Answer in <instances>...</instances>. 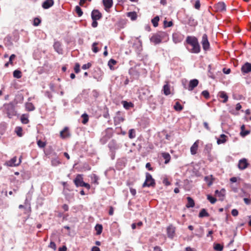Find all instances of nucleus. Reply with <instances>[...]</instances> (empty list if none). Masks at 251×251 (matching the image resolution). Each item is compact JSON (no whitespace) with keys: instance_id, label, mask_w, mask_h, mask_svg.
I'll list each match as a JSON object with an SVG mask.
<instances>
[{"instance_id":"1","label":"nucleus","mask_w":251,"mask_h":251,"mask_svg":"<svg viewBox=\"0 0 251 251\" xmlns=\"http://www.w3.org/2000/svg\"><path fill=\"white\" fill-rule=\"evenodd\" d=\"M24 97L22 95L17 96L13 101L4 103L3 105V111L7 115V116L11 119L16 116L17 111L15 109V105L18 103H23Z\"/></svg>"},{"instance_id":"2","label":"nucleus","mask_w":251,"mask_h":251,"mask_svg":"<svg viewBox=\"0 0 251 251\" xmlns=\"http://www.w3.org/2000/svg\"><path fill=\"white\" fill-rule=\"evenodd\" d=\"M185 43L188 45L186 46V48L190 53L198 54L201 52V46L196 37L188 36Z\"/></svg>"},{"instance_id":"3","label":"nucleus","mask_w":251,"mask_h":251,"mask_svg":"<svg viewBox=\"0 0 251 251\" xmlns=\"http://www.w3.org/2000/svg\"><path fill=\"white\" fill-rule=\"evenodd\" d=\"M169 39L168 33L164 31H159L153 34L150 38L151 42L155 45L159 44L161 42H166Z\"/></svg>"},{"instance_id":"4","label":"nucleus","mask_w":251,"mask_h":251,"mask_svg":"<svg viewBox=\"0 0 251 251\" xmlns=\"http://www.w3.org/2000/svg\"><path fill=\"white\" fill-rule=\"evenodd\" d=\"M155 185V180L152 178L151 175L149 173L146 174V179L143 184V187H154Z\"/></svg>"},{"instance_id":"5","label":"nucleus","mask_w":251,"mask_h":251,"mask_svg":"<svg viewBox=\"0 0 251 251\" xmlns=\"http://www.w3.org/2000/svg\"><path fill=\"white\" fill-rule=\"evenodd\" d=\"M226 4L223 1H220L215 4L212 10L215 12H223L226 11Z\"/></svg>"},{"instance_id":"6","label":"nucleus","mask_w":251,"mask_h":251,"mask_svg":"<svg viewBox=\"0 0 251 251\" xmlns=\"http://www.w3.org/2000/svg\"><path fill=\"white\" fill-rule=\"evenodd\" d=\"M108 146L111 153V158L113 159L114 158L115 151L119 149V146L115 140H112L109 143Z\"/></svg>"},{"instance_id":"7","label":"nucleus","mask_w":251,"mask_h":251,"mask_svg":"<svg viewBox=\"0 0 251 251\" xmlns=\"http://www.w3.org/2000/svg\"><path fill=\"white\" fill-rule=\"evenodd\" d=\"M201 44L202 46L203 50L207 51L210 49V44L208 40V37L206 34H203Z\"/></svg>"},{"instance_id":"8","label":"nucleus","mask_w":251,"mask_h":251,"mask_svg":"<svg viewBox=\"0 0 251 251\" xmlns=\"http://www.w3.org/2000/svg\"><path fill=\"white\" fill-rule=\"evenodd\" d=\"M125 121V115L124 114L121 112L118 111L116 113V115L114 118V122L115 125L120 124L121 123Z\"/></svg>"},{"instance_id":"9","label":"nucleus","mask_w":251,"mask_h":251,"mask_svg":"<svg viewBox=\"0 0 251 251\" xmlns=\"http://www.w3.org/2000/svg\"><path fill=\"white\" fill-rule=\"evenodd\" d=\"M184 35L180 32H176L173 34V41L175 44L180 43L183 41Z\"/></svg>"},{"instance_id":"10","label":"nucleus","mask_w":251,"mask_h":251,"mask_svg":"<svg viewBox=\"0 0 251 251\" xmlns=\"http://www.w3.org/2000/svg\"><path fill=\"white\" fill-rule=\"evenodd\" d=\"M249 165L247 159L243 158L239 160L238 168L240 170H244L247 168Z\"/></svg>"},{"instance_id":"11","label":"nucleus","mask_w":251,"mask_h":251,"mask_svg":"<svg viewBox=\"0 0 251 251\" xmlns=\"http://www.w3.org/2000/svg\"><path fill=\"white\" fill-rule=\"evenodd\" d=\"M21 159L20 158L19 161H17V157L16 156L13 157L12 159H11L10 160L6 161L5 163V165H6L7 166L10 167H14V166H17L21 163Z\"/></svg>"},{"instance_id":"12","label":"nucleus","mask_w":251,"mask_h":251,"mask_svg":"<svg viewBox=\"0 0 251 251\" xmlns=\"http://www.w3.org/2000/svg\"><path fill=\"white\" fill-rule=\"evenodd\" d=\"M74 182L76 187H82L83 183H84L83 181V175L81 174L77 175L75 178L74 180Z\"/></svg>"},{"instance_id":"13","label":"nucleus","mask_w":251,"mask_h":251,"mask_svg":"<svg viewBox=\"0 0 251 251\" xmlns=\"http://www.w3.org/2000/svg\"><path fill=\"white\" fill-rule=\"evenodd\" d=\"M199 81L197 79H193L190 81L188 87L184 85V88L188 89L189 91H192L196 87L198 86Z\"/></svg>"},{"instance_id":"14","label":"nucleus","mask_w":251,"mask_h":251,"mask_svg":"<svg viewBox=\"0 0 251 251\" xmlns=\"http://www.w3.org/2000/svg\"><path fill=\"white\" fill-rule=\"evenodd\" d=\"M129 74L133 78H138L140 75V72L137 69V66L131 67L128 71Z\"/></svg>"},{"instance_id":"15","label":"nucleus","mask_w":251,"mask_h":251,"mask_svg":"<svg viewBox=\"0 0 251 251\" xmlns=\"http://www.w3.org/2000/svg\"><path fill=\"white\" fill-rule=\"evenodd\" d=\"M60 136L63 139H66L71 136V133L68 127H65L60 132Z\"/></svg>"},{"instance_id":"16","label":"nucleus","mask_w":251,"mask_h":251,"mask_svg":"<svg viewBox=\"0 0 251 251\" xmlns=\"http://www.w3.org/2000/svg\"><path fill=\"white\" fill-rule=\"evenodd\" d=\"M241 72L243 74H248L251 72V63H245L241 67Z\"/></svg>"},{"instance_id":"17","label":"nucleus","mask_w":251,"mask_h":251,"mask_svg":"<svg viewBox=\"0 0 251 251\" xmlns=\"http://www.w3.org/2000/svg\"><path fill=\"white\" fill-rule=\"evenodd\" d=\"M54 50L60 54H62L63 50L61 47V43L59 41H55L53 44Z\"/></svg>"},{"instance_id":"18","label":"nucleus","mask_w":251,"mask_h":251,"mask_svg":"<svg viewBox=\"0 0 251 251\" xmlns=\"http://www.w3.org/2000/svg\"><path fill=\"white\" fill-rule=\"evenodd\" d=\"M92 20H99L102 17L101 13L98 10H93L91 13Z\"/></svg>"},{"instance_id":"19","label":"nucleus","mask_w":251,"mask_h":251,"mask_svg":"<svg viewBox=\"0 0 251 251\" xmlns=\"http://www.w3.org/2000/svg\"><path fill=\"white\" fill-rule=\"evenodd\" d=\"M200 143V140H197L191 146L190 148V152L191 154L195 155L197 152L199 147V144Z\"/></svg>"},{"instance_id":"20","label":"nucleus","mask_w":251,"mask_h":251,"mask_svg":"<svg viewBox=\"0 0 251 251\" xmlns=\"http://www.w3.org/2000/svg\"><path fill=\"white\" fill-rule=\"evenodd\" d=\"M103 4L104 6V9L108 12L110 8H111L113 5L112 0H103Z\"/></svg>"},{"instance_id":"21","label":"nucleus","mask_w":251,"mask_h":251,"mask_svg":"<svg viewBox=\"0 0 251 251\" xmlns=\"http://www.w3.org/2000/svg\"><path fill=\"white\" fill-rule=\"evenodd\" d=\"M54 4L53 0H46L42 3V7L47 9L51 7Z\"/></svg>"},{"instance_id":"22","label":"nucleus","mask_w":251,"mask_h":251,"mask_svg":"<svg viewBox=\"0 0 251 251\" xmlns=\"http://www.w3.org/2000/svg\"><path fill=\"white\" fill-rule=\"evenodd\" d=\"M175 232V229L172 226H169L167 227V233L169 238L172 239L174 236Z\"/></svg>"},{"instance_id":"23","label":"nucleus","mask_w":251,"mask_h":251,"mask_svg":"<svg viewBox=\"0 0 251 251\" xmlns=\"http://www.w3.org/2000/svg\"><path fill=\"white\" fill-rule=\"evenodd\" d=\"M251 133L250 129H245V126L243 125L241 126V131L240 135L242 137H245L247 135H249Z\"/></svg>"},{"instance_id":"24","label":"nucleus","mask_w":251,"mask_h":251,"mask_svg":"<svg viewBox=\"0 0 251 251\" xmlns=\"http://www.w3.org/2000/svg\"><path fill=\"white\" fill-rule=\"evenodd\" d=\"M218 96L220 99H223L221 101L223 103H226L227 101L228 97L227 94L224 91H220L218 94Z\"/></svg>"},{"instance_id":"25","label":"nucleus","mask_w":251,"mask_h":251,"mask_svg":"<svg viewBox=\"0 0 251 251\" xmlns=\"http://www.w3.org/2000/svg\"><path fill=\"white\" fill-rule=\"evenodd\" d=\"M163 91L164 94L166 96H168L171 94L170 86L168 83H167L163 86Z\"/></svg>"},{"instance_id":"26","label":"nucleus","mask_w":251,"mask_h":251,"mask_svg":"<svg viewBox=\"0 0 251 251\" xmlns=\"http://www.w3.org/2000/svg\"><path fill=\"white\" fill-rule=\"evenodd\" d=\"M204 179L207 183V185L208 186H211L213 183L214 178H213V176L212 175L207 176H205Z\"/></svg>"},{"instance_id":"27","label":"nucleus","mask_w":251,"mask_h":251,"mask_svg":"<svg viewBox=\"0 0 251 251\" xmlns=\"http://www.w3.org/2000/svg\"><path fill=\"white\" fill-rule=\"evenodd\" d=\"M191 2L193 4L194 7L199 10L201 8V2L200 0H191Z\"/></svg>"},{"instance_id":"28","label":"nucleus","mask_w":251,"mask_h":251,"mask_svg":"<svg viewBox=\"0 0 251 251\" xmlns=\"http://www.w3.org/2000/svg\"><path fill=\"white\" fill-rule=\"evenodd\" d=\"M21 121L23 124H28L29 122L28 120V115L25 114H22L21 116Z\"/></svg>"},{"instance_id":"29","label":"nucleus","mask_w":251,"mask_h":251,"mask_svg":"<svg viewBox=\"0 0 251 251\" xmlns=\"http://www.w3.org/2000/svg\"><path fill=\"white\" fill-rule=\"evenodd\" d=\"M25 109L27 111H32L35 110V108L31 102H26L25 104Z\"/></svg>"},{"instance_id":"30","label":"nucleus","mask_w":251,"mask_h":251,"mask_svg":"<svg viewBox=\"0 0 251 251\" xmlns=\"http://www.w3.org/2000/svg\"><path fill=\"white\" fill-rule=\"evenodd\" d=\"M187 203L186 206L187 208L193 207L195 206V202L194 200L191 197H187Z\"/></svg>"},{"instance_id":"31","label":"nucleus","mask_w":251,"mask_h":251,"mask_svg":"<svg viewBox=\"0 0 251 251\" xmlns=\"http://www.w3.org/2000/svg\"><path fill=\"white\" fill-rule=\"evenodd\" d=\"M162 156L165 159V164H168L171 159V156L168 152H163L162 153Z\"/></svg>"},{"instance_id":"32","label":"nucleus","mask_w":251,"mask_h":251,"mask_svg":"<svg viewBox=\"0 0 251 251\" xmlns=\"http://www.w3.org/2000/svg\"><path fill=\"white\" fill-rule=\"evenodd\" d=\"M209 213L207 212L206 209H204V208L202 209L200 211L199 214V217L200 218L207 217H209Z\"/></svg>"},{"instance_id":"33","label":"nucleus","mask_w":251,"mask_h":251,"mask_svg":"<svg viewBox=\"0 0 251 251\" xmlns=\"http://www.w3.org/2000/svg\"><path fill=\"white\" fill-rule=\"evenodd\" d=\"M226 136L225 134H221L220 136V138L219 139H218L217 140V144L220 145L221 144H224L226 143Z\"/></svg>"},{"instance_id":"34","label":"nucleus","mask_w":251,"mask_h":251,"mask_svg":"<svg viewBox=\"0 0 251 251\" xmlns=\"http://www.w3.org/2000/svg\"><path fill=\"white\" fill-rule=\"evenodd\" d=\"M226 190L225 189H222L220 191L216 190L215 192V194L220 198L224 197L225 195Z\"/></svg>"},{"instance_id":"35","label":"nucleus","mask_w":251,"mask_h":251,"mask_svg":"<svg viewBox=\"0 0 251 251\" xmlns=\"http://www.w3.org/2000/svg\"><path fill=\"white\" fill-rule=\"evenodd\" d=\"M95 229L96 230V234L100 235L102 231V226L100 224H97L95 227Z\"/></svg>"},{"instance_id":"36","label":"nucleus","mask_w":251,"mask_h":251,"mask_svg":"<svg viewBox=\"0 0 251 251\" xmlns=\"http://www.w3.org/2000/svg\"><path fill=\"white\" fill-rule=\"evenodd\" d=\"M174 108L176 111H180L183 109V106L179 102L177 101L175 103Z\"/></svg>"},{"instance_id":"37","label":"nucleus","mask_w":251,"mask_h":251,"mask_svg":"<svg viewBox=\"0 0 251 251\" xmlns=\"http://www.w3.org/2000/svg\"><path fill=\"white\" fill-rule=\"evenodd\" d=\"M122 103L123 104L124 107L126 109H129L130 108L132 107L133 106V103L130 102L123 101Z\"/></svg>"},{"instance_id":"38","label":"nucleus","mask_w":251,"mask_h":251,"mask_svg":"<svg viewBox=\"0 0 251 251\" xmlns=\"http://www.w3.org/2000/svg\"><path fill=\"white\" fill-rule=\"evenodd\" d=\"M127 16L132 21H134L137 19V14L135 12H129L127 13Z\"/></svg>"},{"instance_id":"39","label":"nucleus","mask_w":251,"mask_h":251,"mask_svg":"<svg viewBox=\"0 0 251 251\" xmlns=\"http://www.w3.org/2000/svg\"><path fill=\"white\" fill-rule=\"evenodd\" d=\"M117 63V62L115 60L113 59H110L108 63V65L110 69V70H114V68L113 66L115 65Z\"/></svg>"},{"instance_id":"40","label":"nucleus","mask_w":251,"mask_h":251,"mask_svg":"<svg viewBox=\"0 0 251 251\" xmlns=\"http://www.w3.org/2000/svg\"><path fill=\"white\" fill-rule=\"evenodd\" d=\"M15 132L19 137L23 136V128L20 126H17L15 129Z\"/></svg>"},{"instance_id":"41","label":"nucleus","mask_w":251,"mask_h":251,"mask_svg":"<svg viewBox=\"0 0 251 251\" xmlns=\"http://www.w3.org/2000/svg\"><path fill=\"white\" fill-rule=\"evenodd\" d=\"M6 129V125L4 123L0 124V134L2 135L5 132Z\"/></svg>"},{"instance_id":"42","label":"nucleus","mask_w":251,"mask_h":251,"mask_svg":"<svg viewBox=\"0 0 251 251\" xmlns=\"http://www.w3.org/2000/svg\"><path fill=\"white\" fill-rule=\"evenodd\" d=\"M51 163V165L53 166H57L61 163L58 158L52 159Z\"/></svg>"},{"instance_id":"43","label":"nucleus","mask_w":251,"mask_h":251,"mask_svg":"<svg viewBox=\"0 0 251 251\" xmlns=\"http://www.w3.org/2000/svg\"><path fill=\"white\" fill-rule=\"evenodd\" d=\"M162 182L165 186H168L171 185V182L169 178L167 176L163 177Z\"/></svg>"},{"instance_id":"44","label":"nucleus","mask_w":251,"mask_h":251,"mask_svg":"<svg viewBox=\"0 0 251 251\" xmlns=\"http://www.w3.org/2000/svg\"><path fill=\"white\" fill-rule=\"evenodd\" d=\"M13 76L16 78H20L22 77V73L20 71L16 70L13 72Z\"/></svg>"},{"instance_id":"45","label":"nucleus","mask_w":251,"mask_h":251,"mask_svg":"<svg viewBox=\"0 0 251 251\" xmlns=\"http://www.w3.org/2000/svg\"><path fill=\"white\" fill-rule=\"evenodd\" d=\"M136 136L135 130L134 129H130L128 132V137L130 139L134 138Z\"/></svg>"},{"instance_id":"46","label":"nucleus","mask_w":251,"mask_h":251,"mask_svg":"<svg viewBox=\"0 0 251 251\" xmlns=\"http://www.w3.org/2000/svg\"><path fill=\"white\" fill-rule=\"evenodd\" d=\"M98 44H99L98 42H94L92 44V51L94 53H97V52H98L99 51V49L97 47V46H98Z\"/></svg>"},{"instance_id":"47","label":"nucleus","mask_w":251,"mask_h":251,"mask_svg":"<svg viewBox=\"0 0 251 251\" xmlns=\"http://www.w3.org/2000/svg\"><path fill=\"white\" fill-rule=\"evenodd\" d=\"M159 20V18L158 16L155 17L153 19L151 20V23L153 25L154 27H156L158 26V22Z\"/></svg>"},{"instance_id":"48","label":"nucleus","mask_w":251,"mask_h":251,"mask_svg":"<svg viewBox=\"0 0 251 251\" xmlns=\"http://www.w3.org/2000/svg\"><path fill=\"white\" fill-rule=\"evenodd\" d=\"M188 24L191 26H195L197 24V22L192 17H189L188 19Z\"/></svg>"},{"instance_id":"49","label":"nucleus","mask_w":251,"mask_h":251,"mask_svg":"<svg viewBox=\"0 0 251 251\" xmlns=\"http://www.w3.org/2000/svg\"><path fill=\"white\" fill-rule=\"evenodd\" d=\"M224 247L220 244H216L214 245V249L217 251H222Z\"/></svg>"},{"instance_id":"50","label":"nucleus","mask_w":251,"mask_h":251,"mask_svg":"<svg viewBox=\"0 0 251 251\" xmlns=\"http://www.w3.org/2000/svg\"><path fill=\"white\" fill-rule=\"evenodd\" d=\"M75 12L77 13L78 17H81L83 14V12L81 8L79 6H76L75 7Z\"/></svg>"},{"instance_id":"51","label":"nucleus","mask_w":251,"mask_h":251,"mask_svg":"<svg viewBox=\"0 0 251 251\" xmlns=\"http://www.w3.org/2000/svg\"><path fill=\"white\" fill-rule=\"evenodd\" d=\"M212 149V145L211 144H206L204 148V151L207 153H210Z\"/></svg>"},{"instance_id":"52","label":"nucleus","mask_w":251,"mask_h":251,"mask_svg":"<svg viewBox=\"0 0 251 251\" xmlns=\"http://www.w3.org/2000/svg\"><path fill=\"white\" fill-rule=\"evenodd\" d=\"M99 179V177L95 174H93V176L92 177V182L96 185L99 184L98 180Z\"/></svg>"},{"instance_id":"53","label":"nucleus","mask_w":251,"mask_h":251,"mask_svg":"<svg viewBox=\"0 0 251 251\" xmlns=\"http://www.w3.org/2000/svg\"><path fill=\"white\" fill-rule=\"evenodd\" d=\"M207 199L212 204L215 203L217 201L215 198L211 196L210 195H207Z\"/></svg>"},{"instance_id":"54","label":"nucleus","mask_w":251,"mask_h":251,"mask_svg":"<svg viewBox=\"0 0 251 251\" xmlns=\"http://www.w3.org/2000/svg\"><path fill=\"white\" fill-rule=\"evenodd\" d=\"M82 117L83 118V120L82 121V123L83 124H86L88 122V120H89L88 116L87 114H83L82 115Z\"/></svg>"},{"instance_id":"55","label":"nucleus","mask_w":251,"mask_h":251,"mask_svg":"<svg viewBox=\"0 0 251 251\" xmlns=\"http://www.w3.org/2000/svg\"><path fill=\"white\" fill-rule=\"evenodd\" d=\"M37 145L39 148H43L46 146V142L39 140L37 141Z\"/></svg>"},{"instance_id":"56","label":"nucleus","mask_w":251,"mask_h":251,"mask_svg":"<svg viewBox=\"0 0 251 251\" xmlns=\"http://www.w3.org/2000/svg\"><path fill=\"white\" fill-rule=\"evenodd\" d=\"M41 22V20L39 18H34V19L33 20V25L34 26H38V25H40Z\"/></svg>"},{"instance_id":"57","label":"nucleus","mask_w":251,"mask_h":251,"mask_svg":"<svg viewBox=\"0 0 251 251\" xmlns=\"http://www.w3.org/2000/svg\"><path fill=\"white\" fill-rule=\"evenodd\" d=\"M201 95L206 99H208L209 98V93L207 90L203 91L201 93Z\"/></svg>"},{"instance_id":"58","label":"nucleus","mask_w":251,"mask_h":251,"mask_svg":"<svg viewBox=\"0 0 251 251\" xmlns=\"http://www.w3.org/2000/svg\"><path fill=\"white\" fill-rule=\"evenodd\" d=\"M74 71L75 73L77 74L80 72V65L78 63H76L74 67Z\"/></svg>"},{"instance_id":"59","label":"nucleus","mask_w":251,"mask_h":251,"mask_svg":"<svg viewBox=\"0 0 251 251\" xmlns=\"http://www.w3.org/2000/svg\"><path fill=\"white\" fill-rule=\"evenodd\" d=\"M173 25V22L172 21L167 22L165 21L164 22V26L165 27H171Z\"/></svg>"},{"instance_id":"60","label":"nucleus","mask_w":251,"mask_h":251,"mask_svg":"<svg viewBox=\"0 0 251 251\" xmlns=\"http://www.w3.org/2000/svg\"><path fill=\"white\" fill-rule=\"evenodd\" d=\"M92 66V64L91 63H88L87 64H84L82 66V69L83 70H86L90 68Z\"/></svg>"},{"instance_id":"61","label":"nucleus","mask_w":251,"mask_h":251,"mask_svg":"<svg viewBox=\"0 0 251 251\" xmlns=\"http://www.w3.org/2000/svg\"><path fill=\"white\" fill-rule=\"evenodd\" d=\"M49 247L51 249H52L53 250L55 251L56 249V246L54 242H50Z\"/></svg>"},{"instance_id":"62","label":"nucleus","mask_w":251,"mask_h":251,"mask_svg":"<svg viewBox=\"0 0 251 251\" xmlns=\"http://www.w3.org/2000/svg\"><path fill=\"white\" fill-rule=\"evenodd\" d=\"M240 178H239V177H232L230 178L229 180L231 183H233L236 182L238 180H240Z\"/></svg>"},{"instance_id":"63","label":"nucleus","mask_w":251,"mask_h":251,"mask_svg":"<svg viewBox=\"0 0 251 251\" xmlns=\"http://www.w3.org/2000/svg\"><path fill=\"white\" fill-rule=\"evenodd\" d=\"M61 183H62V185L63 186L64 190L66 189L69 191H71V190L69 189V185L68 184V183L66 182H62Z\"/></svg>"},{"instance_id":"64","label":"nucleus","mask_w":251,"mask_h":251,"mask_svg":"<svg viewBox=\"0 0 251 251\" xmlns=\"http://www.w3.org/2000/svg\"><path fill=\"white\" fill-rule=\"evenodd\" d=\"M16 55L14 54L10 55L9 59V63H10V65H13V60L15 59Z\"/></svg>"}]
</instances>
